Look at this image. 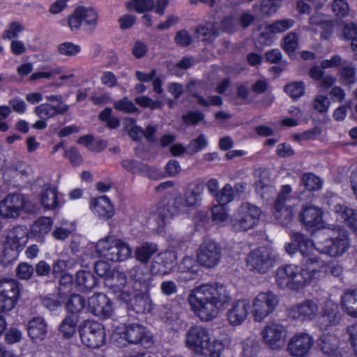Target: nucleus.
Instances as JSON below:
<instances>
[{
    "instance_id": "obj_1",
    "label": "nucleus",
    "mask_w": 357,
    "mask_h": 357,
    "mask_svg": "<svg viewBox=\"0 0 357 357\" xmlns=\"http://www.w3.org/2000/svg\"><path fill=\"white\" fill-rule=\"evenodd\" d=\"M188 301L195 316L207 322L218 317L221 309L231 301V296L223 284L206 283L192 289Z\"/></svg>"
},
{
    "instance_id": "obj_2",
    "label": "nucleus",
    "mask_w": 357,
    "mask_h": 357,
    "mask_svg": "<svg viewBox=\"0 0 357 357\" xmlns=\"http://www.w3.org/2000/svg\"><path fill=\"white\" fill-rule=\"evenodd\" d=\"M291 238L298 243L301 259L302 274L306 280V285L312 280L319 279L325 275L326 262L316 255L318 252L315 243L298 231H291Z\"/></svg>"
},
{
    "instance_id": "obj_3",
    "label": "nucleus",
    "mask_w": 357,
    "mask_h": 357,
    "mask_svg": "<svg viewBox=\"0 0 357 357\" xmlns=\"http://www.w3.org/2000/svg\"><path fill=\"white\" fill-rule=\"evenodd\" d=\"M185 346L196 354H209L210 357H221L224 344L218 340L211 341L209 330L202 326H192L185 333Z\"/></svg>"
},
{
    "instance_id": "obj_4",
    "label": "nucleus",
    "mask_w": 357,
    "mask_h": 357,
    "mask_svg": "<svg viewBox=\"0 0 357 357\" xmlns=\"http://www.w3.org/2000/svg\"><path fill=\"white\" fill-rule=\"evenodd\" d=\"M114 280H116L119 284H114L116 286L115 290L118 293V297L123 301L128 303L130 308L136 313H147L153 309V302L150 295L148 293H139L135 294L134 291L130 290L125 285L126 282V275L123 272H117L114 275Z\"/></svg>"
},
{
    "instance_id": "obj_5",
    "label": "nucleus",
    "mask_w": 357,
    "mask_h": 357,
    "mask_svg": "<svg viewBox=\"0 0 357 357\" xmlns=\"http://www.w3.org/2000/svg\"><path fill=\"white\" fill-rule=\"evenodd\" d=\"M38 205L22 194L12 193L0 201V216L16 219L23 213H36Z\"/></svg>"
},
{
    "instance_id": "obj_6",
    "label": "nucleus",
    "mask_w": 357,
    "mask_h": 357,
    "mask_svg": "<svg viewBox=\"0 0 357 357\" xmlns=\"http://www.w3.org/2000/svg\"><path fill=\"white\" fill-rule=\"evenodd\" d=\"M28 231L24 226L10 229L6 234L1 263L6 266L14 261L28 242Z\"/></svg>"
},
{
    "instance_id": "obj_7",
    "label": "nucleus",
    "mask_w": 357,
    "mask_h": 357,
    "mask_svg": "<svg viewBox=\"0 0 357 357\" xmlns=\"http://www.w3.org/2000/svg\"><path fill=\"white\" fill-rule=\"evenodd\" d=\"M100 257L111 261H123L131 255L128 243L114 236H108L99 240L96 246Z\"/></svg>"
},
{
    "instance_id": "obj_8",
    "label": "nucleus",
    "mask_w": 357,
    "mask_h": 357,
    "mask_svg": "<svg viewBox=\"0 0 357 357\" xmlns=\"http://www.w3.org/2000/svg\"><path fill=\"white\" fill-rule=\"evenodd\" d=\"M332 232L333 237L326 238L324 241H317L315 248L319 252L328 255L331 257H337L343 255L349 248V243L347 231L340 227H333L324 231V234L330 236Z\"/></svg>"
},
{
    "instance_id": "obj_9",
    "label": "nucleus",
    "mask_w": 357,
    "mask_h": 357,
    "mask_svg": "<svg viewBox=\"0 0 357 357\" xmlns=\"http://www.w3.org/2000/svg\"><path fill=\"white\" fill-rule=\"evenodd\" d=\"M260 215L259 207L248 202L243 203L230 218L231 227L236 232L252 229L257 225Z\"/></svg>"
},
{
    "instance_id": "obj_10",
    "label": "nucleus",
    "mask_w": 357,
    "mask_h": 357,
    "mask_svg": "<svg viewBox=\"0 0 357 357\" xmlns=\"http://www.w3.org/2000/svg\"><path fill=\"white\" fill-rule=\"evenodd\" d=\"M275 282L280 289L299 291L306 286L301 268L294 264L279 267L275 272Z\"/></svg>"
},
{
    "instance_id": "obj_11",
    "label": "nucleus",
    "mask_w": 357,
    "mask_h": 357,
    "mask_svg": "<svg viewBox=\"0 0 357 357\" xmlns=\"http://www.w3.org/2000/svg\"><path fill=\"white\" fill-rule=\"evenodd\" d=\"M275 261V256L271 249L260 247L248 254L246 266L251 272L265 274L274 266Z\"/></svg>"
},
{
    "instance_id": "obj_12",
    "label": "nucleus",
    "mask_w": 357,
    "mask_h": 357,
    "mask_svg": "<svg viewBox=\"0 0 357 357\" xmlns=\"http://www.w3.org/2000/svg\"><path fill=\"white\" fill-rule=\"evenodd\" d=\"M278 296L271 291L258 294L250 303V313L256 322H261L275 310Z\"/></svg>"
},
{
    "instance_id": "obj_13",
    "label": "nucleus",
    "mask_w": 357,
    "mask_h": 357,
    "mask_svg": "<svg viewBox=\"0 0 357 357\" xmlns=\"http://www.w3.org/2000/svg\"><path fill=\"white\" fill-rule=\"evenodd\" d=\"M121 335L127 342L132 344L146 345L152 342V337L149 330L139 323L126 324L122 331L117 329L113 333L112 339L114 342H118Z\"/></svg>"
},
{
    "instance_id": "obj_14",
    "label": "nucleus",
    "mask_w": 357,
    "mask_h": 357,
    "mask_svg": "<svg viewBox=\"0 0 357 357\" xmlns=\"http://www.w3.org/2000/svg\"><path fill=\"white\" fill-rule=\"evenodd\" d=\"M263 342L271 349L280 350L284 345L287 337L286 327L277 321H270L261 332Z\"/></svg>"
},
{
    "instance_id": "obj_15",
    "label": "nucleus",
    "mask_w": 357,
    "mask_h": 357,
    "mask_svg": "<svg viewBox=\"0 0 357 357\" xmlns=\"http://www.w3.org/2000/svg\"><path fill=\"white\" fill-rule=\"evenodd\" d=\"M21 295L20 283L14 279L0 280V312L12 310Z\"/></svg>"
},
{
    "instance_id": "obj_16",
    "label": "nucleus",
    "mask_w": 357,
    "mask_h": 357,
    "mask_svg": "<svg viewBox=\"0 0 357 357\" xmlns=\"http://www.w3.org/2000/svg\"><path fill=\"white\" fill-rule=\"evenodd\" d=\"M82 342L86 347L98 348L105 342L106 334L103 326L95 321L86 320L79 328Z\"/></svg>"
},
{
    "instance_id": "obj_17",
    "label": "nucleus",
    "mask_w": 357,
    "mask_h": 357,
    "mask_svg": "<svg viewBox=\"0 0 357 357\" xmlns=\"http://www.w3.org/2000/svg\"><path fill=\"white\" fill-rule=\"evenodd\" d=\"M98 11L91 6H78L68 17V26L72 31L77 30L82 25L94 29L98 21Z\"/></svg>"
},
{
    "instance_id": "obj_18",
    "label": "nucleus",
    "mask_w": 357,
    "mask_h": 357,
    "mask_svg": "<svg viewBox=\"0 0 357 357\" xmlns=\"http://www.w3.org/2000/svg\"><path fill=\"white\" fill-rule=\"evenodd\" d=\"M187 208H188L181 196L174 197L167 205L159 206L154 214L158 227H163L174 217L186 213Z\"/></svg>"
},
{
    "instance_id": "obj_19",
    "label": "nucleus",
    "mask_w": 357,
    "mask_h": 357,
    "mask_svg": "<svg viewBox=\"0 0 357 357\" xmlns=\"http://www.w3.org/2000/svg\"><path fill=\"white\" fill-rule=\"evenodd\" d=\"M222 257V248L213 240L206 239L199 245L197 254V262L199 265L213 268L218 265Z\"/></svg>"
},
{
    "instance_id": "obj_20",
    "label": "nucleus",
    "mask_w": 357,
    "mask_h": 357,
    "mask_svg": "<svg viewBox=\"0 0 357 357\" xmlns=\"http://www.w3.org/2000/svg\"><path fill=\"white\" fill-rule=\"evenodd\" d=\"M314 343V338L307 333L294 334L288 342L287 351L292 357H307Z\"/></svg>"
},
{
    "instance_id": "obj_21",
    "label": "nucleus",
    "mask_w": 357,
    "mask_h": 357,
    "mask_svg": "<svg viewBox=\"0 0 357 357\" xmlns=\"http://www.w3.org/2000/svg\"><path fill=\"white\" fill-rule=\"evenodd\" d=\"M319 311L318 304L308 299L289 307L288 314L291 318L301 322L311 321L317 316Z\"/></svg>"
},
{
    "instance_id": "obj_22",
    "label": "nucleus",
    "mask_w": 357,
    "mask_h": 357,
    "mask_svg": "<svg viewBox=\"0 0 357 357\" xmlns=\"http://www.w3.org/2000/svg\"><path fill=\"white\" fill-rule=\"evenodd\" d=\"M250 307V302L247 299L234 301L227 311V320L232 326L242 325L248 319Z\"/></svg>"
},
{
    "instance_id": "obj_23",
    "label": "nucleus",
    "mask_w": 357,
    "mask_h": 357,
    "mask_svg": "<svg viewBox=\"0 0 357 357\" xmlns=\"http://www.w3.org/2000/svg\"><path fill=\"white\" fill-rule=\"evenodd\" d=\"M88 310L100 318L109 317L112 312V306L108 297L101 293L94 294L88 300Z\"/></svg>"
},
{
    "instance_id": "obj_24",
    "label": "nucleus",
    "mask_w": 357,
    "mask_h": 357,
    "mask_svg": "<svg viewBox=\"0 0 357 357\" xmlns=\"http://www.w3.org/2000/svg\"><path fill=\"white\" fill-rule=\"evenodd\" d=\"M340 314L337 305L331 300L326 301L322 309V315L318 321V325L322 330L336 326L340 323Z\"/></svg>"
},
{
    "instance_id": "obj_25",
    "label": "nucleus",
    "mask_w": 357,
    "mask_h": 357,
    "mask_svg": "<svg viewBox=\"0 0 357 357\" xmlns=\"http://www.w3.org/2000/svg\"><path fill=\"white\" fill-rule=\"evenodd\" d=\"M126 275L125 273H123ZM126 282L125 285L129 288L126 284H128V280L132 281L135 285L139 287L144 288L146 291L149 290L151 286L152 278L151 273L148 271L146 267L141 265H136L130 268L128 272V276L126 275Z\"/></svg>"
},
{
    "instance_id": "obj_26",
    "label": "nucleus",
    "mask_w": 357,
    "mask_h": 357,
    "mask_svg": "<svg viewBox=\"0 0 357 357\" xmlns=\"http://www.w3.org/2000/svg\"><path fill=\"white\" fill-rule=\"evenodd\" d=\"M89 206L92 213L100 218L108 220L114 215V206L105 195L92 199Z\"/></svg>"
},
{
    "instance_id": "obj_27",
    "label": "nucleus",
    "mask_w": 357,
    "mask_h": 357,
    "mask_svg": "<svg viewBox=\"0 0 357 357\" xmlns=\"http://www.w3.org/2000/svg\"><path fill=\"white\" fill-rule=\"evenodd\" d=\"M322 215L323 213L319 208L306 206L302 209L300 220L308 229L312 228L319 229L323 227Z\"/></svg>"
},
{
    "instance_id": "obj_28",
    "label": "nucleus",
    "mask_w": 357,
    "mask_h": 357,
    "mask_svg": "<svg viewBox=\"0 0 357 357\" xmlns=\"http://www.w3.org/2000/svg\"><path fill=\"white\" fill-rule=\"evenodd\" d=\"M204 191V186L200 183H192L186 188L183 199L188 208H196L201 204Z\"/></svg>"
},
{
    "instance_id": "obj_29",
    "label": "nucleus",
    "mask_w": 357,
    "mask_h": 357,
    "mask_svg": "<svg viewBox=\"0 0 357 357\" xmlns=\"http://www.w3.org/2000/svg\"><path fill=\"white\" fill-rule=\"evenodd\" d=\"M28 334L34 342L43 340L47 333V324L42 317H33L28 324Z\"/></svg>"
},
{
    "instance_id": "obj_30",
    "label": "nucleus",
    "mask_w": 357,
    "mask_h": 357,
    "mask_svg": "<svg viewBox=\"0 0 357 357\" xmlns=\"http://www.w3.org/2000/svg\"><path fill=\"white\" fill-rule=\"evenodd\" d=\"M69 109L66 104L53 105L50 103H43L35 108V112L40 119L47 120L57 114H63Z\"/></svg>"
},
{
    "instance_id": "obj_31",
    "label": "nucleus",
    "mask_w": 357,
    "mask_h": 357,
    "mask_svg": "<svg viewBox=\"0 0 357 357\" xmlns=\"http://www.w3.org/2000/svg\"><path fill=\"white\" fill-rule=\"evenodd\" d=\"M333 211L348 227L357 234V210H354L342 204H337Z\"/></svg>"
},
{
    "instance_id": "obj_32",
    "label": "nucleus",
    "mask_w": 357,
    "mask_h": 357,
    "mask_svg": "<svg viewBox=\"0 0 357 357\" xmlns=\"http://www.w3.org/2000/svg\"><path fill=\"white\" fill-rule=\"evenodd\" d=\"M338 339L332 335H322L319 340V345L324 353L328 357H344L337 349Z\"/></svg>"
},
{
    "instance_id": "obj_33",
    "label": "nucleus",
    "mask_w": 357,
    "mask_h": 357,
    "mask_svg": "<svg viewBox=\"0 0 357 357\" xmlns=\"http://www.w3.org/2000/svg\"><path fill=\"white\" fill-rule=\"evenodd\" d=\"M341 305L344 312L357 317V289L345 291L341 297Z\"/></svg>"
},
{
    "instance_id": "obj_34",
    "label": "nucleus",
    "mask_w": 357,
    "mask_h": 357,
    "mask_svg": "<svg viewBox=\"0 0 357 357\" xmlns=\"http://www.w3.org/2000/svg\"><path fill=\"white\" fill-rule=\"evenodd\" d=\"M75 283L79 291H86L96 286L97 280L90 271H79L76 273Z\"/></svg>"
},
{
    "instance_id": "obj_35",
    "label": "nucleus",
    "mask_w": 357,
    "mask_h": 357,
    "mask_svg": "<svg viewBox=\"0 0 357 357\" xmlns=\"http://www.w3.org/2000/svg\"><path fill=\"white\" fill-rule=\"evenodd\" d=\"M41 205L46 209L52 210L59 206L58 193L55 188L45 185L40 195Z\"/></svg>"
},
{
    "instance_id": "obj_36",
    "label": "nucleus",
    "mask_w": 357,
    "mask_h": 357,
    "mask_svg": "<svg viewBox=\"0 0 357 357\" xmlns=\"http://www.w3.org/2000/svg\"><path fill=\"white\" fill-rule=\"evenodd\" d=\"M52 225L53 220L52 218L40 217L32 225L31 232L37 238H43L50 231Z\"/></svg>"
},
{
    "instance_id": "obj_37",
    "label": "nucleus",
    "mask_w": 357,
    "mask_h": 357,
    "mask_svg": "<svg viewBox=\"0 0 357 357\" xmlns=\"http://www.w3.org/2000/svg\"><path fill=\"white\" fill-rule=\"evenodd\" d=\"M274 216L281 225L288 226L294 218L293 208L287 205L274 204Z\"/></svg>"
},
{
    "instance_id": "obj_38",
    "label": "nucleus",
    "mask_w": 357,
    "mask_h": 357,
    "mask_svg": "<svg viewBox=\"0 0 357 357\" xmlns=\"http://www.w3.org/2000/svg\"><path fill=\"white\" fill-rule=\"evenodd\" d=\"M157 251L158 246L156 244L144 243L136 248L135 257L137 261L146 264Z\"/></svg>"
},
{
    "instance_id": "obj_39",
    "label": "nucleus",
    "mask_w": 357,
    "mask_h": 357,
    "mask_svg": "<svg viewBox=\"0 0 357 357\" xmlns=\"http://www.w3.org/2000/svg\"><path fill=\"white\" fill-rule=\"evenodd\" d=\"M160 316L165 322L173 326L179 324L178 307L173 306L171 303H166L160 307Z\"/></svg>"
},
{
    "instance_id": "obj_40",
    "label": "nucleus",
    "mask_w": 357,
    "mask_h": 357,
    "mask_svg": "<svg viewBox=\"0 0 357 357\" xmlns=\"http://www.w3.org/2000/svg\"><path fill=\"white\" fill-rule=\"evenodd\" d=\"M79 321L78 315L69 314L60 324L59 331L66 338L71 337L75 333Z\"/></svg>"
},
{
    "instance_id": "obj_41",
    "label": "nucleus",
    "mask_w": 357,
    "mask_h": 357,
    "mask_svg": "<svg viewBox=\"0 0 357 357\" xmlns=\"http://www.w3.org/2000/svg\"><path fill=\"white\" fill-rule=\"evenodd\" d=\"M77 143L93 151H101L107 146V142L102 139H96L93 135H86L77 139Z\"/></svg>"
},
{
    "instance_id": "obj_42",
    "label": "nucleus",
    "mask_w": 357,
    "mask_h": 357,
    "mask_svg": "<svg viewBox=\"0 0 357 357\" xmlns=\"http://www.w3.org/2000/svg\"><path fill=\"white\" fill-rule=\"evenodd\" d=\"M123 127L133 140H139L144 136V129L136 124V120L133 118L128 117L125 119Z\"/></svg>"
},
{
    "instance_id": "obj_43",
    "label": "nucleus",
    "mask_w": 357,
    "mask_h": 357,
    "mask_svg": "<svg viewBox=\"0 0 357 357\" xmlns=\"http://www.w3.org/2000/svg\"><path fill=\"white\" fill-rule=\"evenodd\" d=\"M75 226L73 223L63 221L60 225H56L52 232L54 238L59 241L66 239L75 230Z\"/></svg>"
},
{
    "instance_id": "obj_44",
    "label": "nucleus",
    "mask_w": 357,
    "mask_h": 357,
    "mask_svg": "<svg viewBox=\"0 0 357 357\" xmlns=\"http://www.w3.org/2000/svg\"><path fill=\"white\" fill-rule=\"evenodd\" d=\"M85 306V299L79 294H73L66 302V307L70 314L77 315Z\"/></svg>"
},
{
    "instance_id": "obj_45",
    "label": "nucleus",
    "mask_w": 357,
    "mask_h": 357,
    "mask_svg": "<svg viewBox=\"0 0 357 357\" xmlns=\"http://www.w3.org/2000/svg\"><path fill=\"white\" fill-rule=\"evenodd\" d=\"M81 47L72 42H63L58 45L57 51L61 56L73 57L81 52Z\"/></svg>"
},
{
    "instance_id": "obj_46",
    "label": "nucleus",
    "mask_w": 357,
    "mask_h": 357,
    "mask_svg": "<svg viewBox=\"0 0 357 357\" xmlns=\"http://www.w3.org/2000/svg\"><path fill=\"white\" fill-rule=\"evenodd\" d=\"M127 6L129 9L142 13L154 8L155 2L153 0H130Z\"/></svg>"
},
{
    "instance_id": "obj_47",
    "label": "nucleus",
    "mask_w": 357,
    "mask_h": 357,
    "mask_svg": "<svg viewBox=\"0 0 357 357\" xmlns=\"http://www.w3.org/2000/svg\"><path fill=\"white\" fill-rule=\"evenodd\" d=\"M260 350V346L256 339L248 338L243 342L242 355L243 357H255Z\"/></svg>"
},
{
    "instance_id": "obj_48",
    "label": "nucleus",
    "mask_w": 357,
    "mask_h": 357,
    "mask_svg": "<svg viewBox=\"0 0 357 357\" xmlns=\"http://www.w3.org/2000/svg\"><path fill=\"white\" fill-rule=\"evenodd\" d=\"M24 30V26L21 22L13 21L10 22L4 30L2 37L3 39H16Z\"/></svg>"
},
{
    "instance_id": "obj_49",
    "label": "nucleus",
    "mask_w": 357,
    "mask_h": 357,
    "mask_svg": "<svg viewBox=\"0 0 357 357\" xmlns=\"http://www.w3.org/2000/svg\"><path fill=\"white\" fill-rule=\"evenodd\" d=\"M257 181L255 182L257 191L271 187L270 173L266 169H258L255 172Z\"/></svg>"
},
{
    "instance_id": "obj_50",
    "label": "nucleus",
    "mask_w": 357,
    "mask_h": 357,
    "mask_svg": "<svg viewBox=\"0 0 357 357\" xmlns=\"http://www.w3.org/2000/svg\"><path fill=\"white\" fill-rule=\"evenodd\" d=\"M302 183L309 190H319L322 187L321 178L311 173H307L303 176Z\"/></svg>"
},
{
    "instance_id": "obj_51",
    "label": "nucleus",
    "mask_w": 357,
    "mask_h": 357,
    "mask_svg": "<svg viewBox=\"0 0 357 357\" xmlns=\"http://www.w3.org/2000/svg\"><path fill=\"white\" fill-rule=\"evenodd\" d=\"M284 90L293 98H298L304 95L305 85L303 82H292L285 86Z\"/></svg>"
},
{
    "instance_id": "obj_52",
    "label": "nucleus",
    "mask_w": 357,
    "mask_h": 357,
    "mask_svg": "<svg viewBox=\"0 0 357 357\" xmlns=\"http://www.w3.org/2000/svg\"><path fill=\"white\" fill-rule=\"evenodd\" d=\"M294 24V21L291 19H284L277 20L269 24L267 28L271 33H282L291 28Z\"/></svg>"
},
{
    "instance_id": "obj_53",
    "label": "nucleus",
    "mask_w": 357,
    "mask_h": 357,
    "mask_svg": "<svg viewBox=\"0 0 357 357\" xmlns=\"http://www.w3.org/2000/svg\"><path fill=\"white\" fill-rule=\"evenodd\" d=\"M196 36L202 40H209L215 37V30L212 24L200 25L195 30Z\"/></svg>"
},
{
    "instance_id": "obj_54",
    "label": "nucleus",
    "mask_w": 357,
    "mask_h": 357,
    "mask_svg": "<svg viewBox=\"0 0 357 357\" xmlns=\"http://www.w3.org/2000/svg\"><path fill=\"white\" fill-rule=\"evenodd\" d=\"M207 145V139L204 134H202L196 139L191 140L189 142L187 149L190 154H194L204 149Z\"/></svg>"
},
{
    "instance_id": "obj_55",
    "label": "nucleus",
    "mask_w": 357,
    "mask_h": 357,
    "mask_svg": "<svg viewBox=\"0 0 357 357\" xmlns=\"http://www.w3.org/2000/svg\"><path fill=\"white\" fill-rule=\"evenodd\" d=\"M114 107L123 113H135L138 112L137 107L135 105L132 100L125 97L121 100L114 102Z\"/></svg>"
},
{
    "instance_id": "obj_56",
    "label": "nucleus",
    "mask_w": 357,
    "mask_h": 357,
    "mask_svg": "<svg viewBox=\"0 0 357 357\" xmlns=\"http://www.w3.org/2000/svg\"><path fill=\"white\" fill-rule=\"evenodd\" d=\"M135 102L142 107L152 110L162 108L163 103L160 100H154L146 96H138L135 98Z\"/></svg>"
},
{
    "instance_id": "obj_57",
    "label": "nucleus",
    "mask_w": 357,
    "mask_h": 357,
    "mask_svg": "<svg viewBox=\"0 0 357 357\" xmlns=\"http://www.w3.org/2000/svg\"><path fill=\"white\" fill-rule=\"evenodd\" d=\"M282 0H267L261 2L260 10L263 15L270 16L277 12Z\"/></svg>"
},
{
    "instance_id": "obj_58",
    "label": "nucleus",
    "mask_w": 357,
    "mask_h": 357,
    "mask_svg": "<svg viewBox=\"0 0 357 357\" xmlns=\"http://www.w3.org/2000/svg\"><path fill=\"white\" fill-rule=\"evenodd\" d=\"M332 10L338 17H344L349 13V6L347 0H333Z\"/></svg>"
},
{
    "instance_id": "obj_59",
    "label": "nucleus",
    "mask_w": 357,
    "mask_h": 357,
    "mask_svg": "<svg viewBox=\"0 0 357 357\" xmlns=\"http://www.w3.org/2000/svg\"><path fill=\"white\" fill-rule=\"evenodd\" d=\"M234 190L230 184H226L223 188L216 194V199L221 204H226L234 198Z\"/></svg>"
},
{
    "instance_id": "obj_60",
    "label": "nucleus",
    "mask_w": 357,
    "mask_h": 357,
    "mask_svg": "<svg viewBox=\"0 0 357 357\" xmlns=\"http://www.w3.org/2000/svg\"><path fill=\"white\" fill-rule=\"evenodd\" d=\"M298 45V36L294 32L288 33L284 38L283 50L290 54L293 53Z\"/></svg>"
},
{
    "instance_id": "obj_61",
    "label": "nucleus",
    "mask_w": 357,
    "mask_h": 357,
    "mask_svg": "<svg viewBox=\"0 0 357 357\" xmlns=\"http://www.w3.org/2000/svg\"><path fill=\"white\" fill-rule=\"evenodd\" d=\"M176 255L175 252L172 250H167L159 254L155 259L159 260L162 264H165L171 271L173 268L174 264L176 260Z\"/></svg>"
},
{
    "instance_id": "obj_62",
    "label": "nucleus",
    "mask_w": 357,
    "mask_h": 357,
    "mask_svg": "<svg viewBox=\"0 0 357 357\" xmlns=\"http://www.w3.org/2000/svg\"><path fill=\"white\" fill-rule=\"evenodd\" d=\"M312 105L315 110L319 113H324L328 111L330 106V100L326 96L317 95L313 100Z\"/></svg>"
},
{
    "instance_id": "obj_63",
    "label": "nucleus",
    "mask_w": 357,
    "mask_h": 357,
    "mask_svg": "<svg viewBox=\"0 0 357 357\" xmlns=\"http://www.w3.org/2000/svg\"><path fill=\"white\" fill-rule=\"evenodd\" d=\"M33 272V267L26 262L20 263L16 270L17 278L26 280L31 278Z\"/></svg>"
},
{
    "instance_id": "obj_64",
    "label": "nucleus",
    "mask_w": 357,
    "mask_h": 357,
    "mask_svg": "<svg viewBox=\"0 0 357 357\" xmlns=\"http://www.w3.org/2000/svg\"><path fill=\"white\" fill-rule=\"evenodd\" d=\"M223 204L214 206L212 208V219L216 224H221L228 218V214Z\"/></svg>"
}]
</instances>
